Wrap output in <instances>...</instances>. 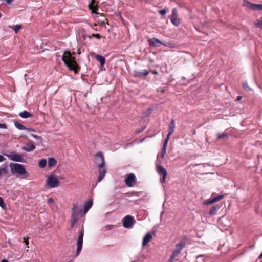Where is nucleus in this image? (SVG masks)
<instances>
[{"label":"nucleus","mask_w":262,"mask_h":262,"mask_svg":"<svg viewBox=\"0 0 262 262\" xmlns=\"http://www.w3.org/2000/svg\"><path fill=\"white\" fill-rule=\"evenodd\" d=\"M62 60L70 70L73 71L75 73L78 72L80 68L76 62L75 57L72 56L70 52L66 51L62 56Z\"/></svg>","instance_id":"obj_1"},{"label":"nucleus","mask_w":262,"mask_h":262,"mask_svg":"<svg viewBox=\"0 0 262 262\" xmlns=\"http://www.w3.org/2000/svg\"><path fill=\"white\" fill-rule=\"evenodd\" d=\"M95 162L99 168L98 181L99 182L103 179L106 172V168L104 167V158L102 152H99L95 155Z\"/></svg>","instance_id":"obj_2"},{"label":"nucleus","mask_w":262,"mask_h":262,"mask_svg":"<svg viewBox=\"0 0 262 262\" xmlns=\"http://www.w3.org/2000/svg\"><path fill=\"white\" fill-rule=\"evenodd\" d=\"M72 214L71 216V226L73 227L79 220V214L82 212V210H79L78 206L74 204L72 208Z\"/></svg>","instance_id":"obj_3"},{"label":"nucleus","mask_w":262,"mask_h":262,"mask_svg":"<svg viewBox=\"0 0 262 262\" xmlns=\"http://www.w3.org/2000/svg\"><path fill=\"white\" fill-rule=\"evenodd\" d=\"M10 167L13 174L17 173L19 175H24L27 172L24 165L21 164L11 163Z\"/></svg>","instance_id":"obj_4"},{"label":"nucleus","mask_w":262,"mask_h":262,"mask_svg":"<svg viewBox=\"0 0 262 262\" xmlns=\"http://www.w3.org/2000/svg\"><path fill=\"white\" fill-rule=\"evenodd\" d=\"M4 155L8 157V158L13 161L18 162H24L23 155L17 153L15 151L11 152L10 154H4Z\"/></svg>","instance_id":"obj_5"},{"label":"nucleus","mask_w":262,"mask_h":262,"mask_svg":"<svg viewBox=\"0 0 262 262\" xmlns=\"http://www.w3.org/2000/svg\"><path fill=\"white\" fill-rule=\"evenodd\" d=\"M136 222L134 217L130 215H126L122 219L123 226L126 228H131Z\"/></svg>","instance_id":"obj_6"},{"label":"nucleus","mask_w":262,"mask_h":262,"mask_svg":"<svg viewBox=\"0 0 262 262\" xmlns=\"http://www.w3.org/2000/svg\"><path fill=\"white\" fill-rule=\"evenodd\" d=\"M84 236L83 228L79 232V236L77 241V249H76V256H78L81 251L83 245V238Z\"/></svg>","instance_id":"obj_7"},{"label":"nucleus","mask_w":262,"mask_h":262,"mask_svg":"<svg viewBox=\"0 0 262 262\" xmlns=\"http://www.w3.org/2000/svg\"><path fill=\"white\" fill-rule=\"evenodd\" d=\"M59 180L53 175L50 176L47 180V184L50 188H55L59 185Z\"/></svg>","instance_id":"obj_8"},{"label":"nucleus","mask_w":262,"mask_h":262,"mask_svg":"<svg viewBox=\"0 0 262 262\" xmlns=\"http://www.w3.org/2000/svg\"><path fill=\"white\" fill-rule=\"evenodd\" d=\"M170 20L172 24L175 26H178L180 25V22L178 18L177 10L176 8L172 9Z\"/></svg>","instance_id":"obj_9"},{"label":"nucleus","mask_w":262,"mask_h":262,"mask_svg":"<svg viewBox=\"0 0 262 262\" xmlns=\"http://www.w3.org/2000/svg\"><path fill=\"white\" fill-rule=\"evenodd\" d=\"M136 177L134 174L130 173L127 176L125 180V184L128 187H132L135 182Z\"/></svg>","instance_id":"obj_10"},{"label":"nucleus","mask_w":262,"mask_h":262,"mask_svg":"<svg viewBox=\"0 0 262 262\" xmlns=\"http://www.w3.org/2000/svg\"><path fill=\"white\" fill-rule=\"evenodd\" d=\"M157 171L160 175H162V179L161 180V182H165V178L167 175V172L166 170L162 166L158 165L157 166Z\"/></svg>","instance_id":"obj_11"},{"label":"nucleus","mask_w":262,"mask_h":262,"mask_svg":"<svg viewBox=\"0 0 262 262\" xmlns=\"http://www.w3.org/2000/svg\"><path fill=\"white\" fill-rule=\"evenodd\" d=\"M224 195H219L213 198H210L203 203L204 205H209L217 202L224 198Z\"/></svg>","instance_id":"obj_12"},{"label":"nucleus","mask_w":262,"mask_h":262,"mask_svg":"<svg viewBox=\"0 0 262 262\" xmlns=\"http://www.w3.org/2000/svg\"><path fill=\"white\" fill-rule=\"evenodd\" d=\"M222 205L221 204H216L214 206H213L209 212V215L210 216L214 215L216 214L217 211L221 208Z\"/></svg>","instance_id":"obj_13"},{"label":"nucleus","mask_w":262,"mask_h":262,"mask_svg":"<svg viewBox=\"0 0 262 262\" xmlns=\"http://www.w3.org/2000/svg\"><path fill=\"white\" fill-rule=\"evenodd\" d=\"M174 127H175L174 120L173 119H172V120H171V121H170V122L169 123L168 133L167 135V137L165 139H168V141L169 140V137L171 136V135L174 132Z\"/></svg>","instance_id":"obj_14"},{"label":"nucleus","mask_w":262,"mask_h":262,"mask_svg":"<svg viewBox=\"0 0 262 262\" xmlns=\"http://www.w3.org/2000/svg\"><path fill=\"white\" fill-rule=\"evenodd\" d=\"M148 42L149 46L154 47H159L160 45L162 44L160 40L156 38L149 39Z\"/></svg>","instance_id":"obj_15"},{"label":"nucleus","mask_w":262,"mask_h":262,"mask_svg":"<svg viewBox=\"0 0 262 262\" xmlns=\"http://www.w3.org/2000/svg\"><path fill=\"white\" fill-rule=\"evenodd\" d=\"M152 238V235L150 232H148L144 237L142 242L143 247L147 245L149 241Z\"/></svg>","instance_id":"obj_16"},{"label":"nucleus","mask_w":262,"mask_h":262,"mask_svg":"<svg viewBox=\"0 0 262 262\" xmlns=\"http://www.w3.org/2000/svg\"><path fill=\"white\" fill-rule=\"evenodd\" d=\"M14 125L16 128H17L18 129L20 130H28V131H31L34 130L33 129L31 128H28L26 127L25 126H24L23 124L18 122L17 121H14Z\"/></svg>","instance_id":"obj_17"},{"label":"nucleus","mask_w":262,"mask_h":262,"mask_svg":"<svg viewBox=\"0 0 262 262\" xmlns=\"http://www.w3.org/2000/svg\"><path fill=\"white\" fill-rule=\"evenodd\" d=\"M93 205V200H89L84 205L83 213L85 214Z\"/></svg>","instance_id":"obj_18"},{"label":"nucleus","mask_w":262,"mask_h":262,"mask_svg":"<svg viewBox=\"0 0 262 262\" xmlns=\"http://www.w3.org/2000/svg\"><path fill=\"white\" fill-rule=\"evenodd\" d=\"M35 149V146L33 144H28L22 147V149L26 152H30Z\"/></svg>","instance_id":"obj_19"},{"label":"nucleus","mask_w":262,"mask_h":262,"mask_svg":"<svg viewBox=\"0 0 262 262\" xmlns=\"http://www.w3.org/2000/svg\"><path fill=\"white\" fill-rule=\"evenodd\" d=\"M149 74V71L147 70H144L142 71H136L135 73V77L146 76Z\"/></svg>","instance_id":"obj_20"},{"label":"nucleus","mask_w":262,"mask_h":262,"mask_svg":"<svg viewBox=\"0 0 262 262\" xmlns=\"http://www.w3.org/2000/svg\"><path fill=\"white\" fill-rule=\"evenodd\" d=\"M95 59L100 62L101 67L104 66L105 63V59L103 56L96 55Z\"/></svg>","instance_id":"obj_21"},{"label":"nucleus","mask_w":262,"mask_h":262,"mask_svg":"<svg viewBox=\"0 0 262 262\" xmlns=\"http://www.w3.org/2000/svg\"><path fill=\"white\" fill-rule=\"evenodd\" d=\"M19 115L23 118H28L32 116V114L27 111L19 113Z\"/></svg>","instance_id":"obj_22"},{"label":"nucleus","mask_w":262,"mask_h":262,"mask_svg":"<svg viewBox=\"0 0 262 262\" xmlns=\"http://www.w3.org/2000/svg\"><path fill=\"white\" fill-rule=\"evenodd\" d=\"M89 8L90 10H92V12H94V10L97 8V4L95 0H90V2L89 4Z\"/></svg>","instance_id":"obj_23"},{"label":"nucleus","mask_w":262,"mask_h":262,"mask_svg":"<svg viewBox=\"0 0 262 262\" xmlns=\"http://www.w3.org/2000/svg\"><path fill=\"white\" fill-rule=\"evenodd\" d=\"M185 243L184 242H181L176 245L175 249L181 252L182 250L185 247Z\"/></svg>","instance_id":"obj_24"},{"label":"nucleus","mask_w":262,"mask_h":262,"mask_svg":"<svg viewBox=\"0 0 262 262\" xmlns=\"http://www.w3.org/2000/svg\"><path fill=\"white\" fill-rule=\"evenodd\" d=\"M168 141V139H165L164 141V142L163 143V148H162V152H161V157H164V155L166 154V150Z\"/></svg>","instance_id":"obj_25"},{"label":"nucleus","mask_w":262,"mask_h":262,"mask_svg":"<svg viewBox=\"0 0 262 262\" xmlns=\"http://www.w3.org/2000/svg\"><path fill=\"white\" fill-rule=\"evenodd\" d=\"M57 163V161L54 158H50L48 160V167H51L54 166Z\"/></svg>","instance_id":"obj_26"},{"label":"nucleus","mask_w":262,"mask_h":262,"mask_svg":"<svg viewBox=\"0 0 262 262\" xmlns=\"http://www.w3.org/2000/svg\"><path fill=\"white\" fill-rule=\"evenodd\" d=\"M207 256L202 254L199 255L196 257V262H204L205 260L207 258Z\"/></svg>","instance_id":"obj_27"},{"label":"nucleus","mask_w":262,"mask_h":262,"mask_svg":"<svg viewBox=\"0 0 262 262\" xmlns=\"http://www.w3.org/2000/svg\"><path fill=\"white\" fill-rule=\"evenodd\" d=\"M251 9V10H253L261 11V10H262V4H252Z\"/></svg>","instance_id":"obj_28"},{"label":"nucleus","mask_w":262,"mask_h":262,"mask_svg":"<svg viewBox=\"0 0 262 262\" xmlns=\"http://www.w3.org/2000/svg\"><path fill=\"white\" fill-rule=\"evenodd\" d=\"M228 134L225 132L219 133L217 134V138L218 139H225L228 138Z\"/></svg>","instance_id":"obj_29"},{"label":"nucleus","mask_w":262,"mask_h":262,"mask_svg":"<svg viewBox=\"0 0 262 262\" xmlns=\"http://www.w3.org/2000/svg\"><path fill=\"white\" fill-rule=\"evenodd\" d=\"M254 25L256 27L262 29V18L257 19L254 23Z\"/></svg>","instance_id":"obj_30"},{"label":"nucleus","mask_w":262,"mask_h":262,"mask_svg":"<svg viewBox=\"0 0 262 262\" xmlns=\"http://www.w3.org/2000/svg\"><path fill=\"white\" fill-rule=\"evenodd\" d=\"M252 4L247 0H243V5L251 9Z\"/></svg>","instance_id":"obj_31"},{"label":"nucleus","mask_w":262,"mask_h":262,"mask_svg":"<svg viewBox=\"0 0 262 262\" xmlns=\"http://www.w3.org/2000/svg\"><path fill=\"white\" fill-rule=\"evenodd\" d=\"M47 165V161L45 159H42L40 160L39 163V166L40 168H44Z\"/></svg>","instance_id":"obj_32"},{"label":"nucleus","mask_w":262,"mask_h":262,"mask_svg":"<svg viewBox=\"0 0 262 262\" xmlns=\"http://www.w3.org/2000/svg\"><path fill=\"white\" fill-rule=\"evenodd\" d=\"M9 27L13 29V31L15 33H17L18 31V30L20 29L21 26L20 25H16L13 26H9Z\"/></svg>","instance_id":"obj_33"},{"label":"nucleus","mask_w":262,"mask_h":262,"mask_svg":"<svg viewBox=\"0 0 262 262\" xmlns=\"http://www.w3.org/2000/svg\"><path fill=\"white\" fill-rule=\"evenodd\" d=\"M0 171L2 172V174H6L8 173L6 165L5 167H0Z\"/></svg>","instance_id":"obj_34"},{"label":"nucleus","mask_w":262,"mask_h":262,"mask_svg":"<svg viewBox=\"0 0 262 262\" xmlns=\"http://www.w3.org/2000/svg\"><path fill=\"white\" fill-rule=\"evenodd\" d=\"M243 88L247 91H252V89L248 86V84L247 82H244L243 83Z\"/></svg>","instance_id":"obj_35"},{"label":"nucleus","mask_w":262,"mask_h":262,"mask_svg":"<svg viewBox=\"0 0 262 262\" xmlns=\"http://www.w3.org/2000/svg\"><path fill=\"white\" fill-rule=\"evenodd\" d=\"M31 136L35 139L39 140V142H41L42 138L40 136L33 134H31Z\"/></svg>","instance_id":"obj_36"},{"label":"nucleus","mask_w":262,"mask_h":262,"mask_svg":"<svg viewBox=\"0 0 262 262\" xmlns=\"http://www.w3.org/2000/svg\"><path fill=\"white\" fill-rule=\"evenodd\" d=\"M152 111V108H148L146 112L144 114V117H147L148 115H149L150 114H151Z\"/></svg>","instance_id":"obj_37"},{"label":"nucleus","mask_w":262,"mask_h":262,"mask_svg":"<svg viewBox=\"0 0 262 262\" xmlns=\"http://www.w3.org/2000/svg\"><path fill=\"white\" fill-rule=\"evenodd\" d=\"M158 12L161 15L165 16L167 12L165 9H162V10H159L158 11Z\"/></svg>","instance_id":"obj_38"},{"label":"nucleus","mask_w":262,"mask_h":262,"mask_svg":"<svg viewBox=\"0 0 262 262\" xmlns=\"http://www.w3.org/2000/svg\"><path fill=\"white\" fill-rule=\"evenodd\" d=\"M22 242L25 244V245L27 246V248H29V242L28 241V238H23Z\"/></svg>","instance_id":"obj_39"},{"label":"nucleus","mask_w":262,"mask_h":262,"mask_svg":"<svg viewBox=\"0 0 262 262\" xmlns=\"http://www.w3.org/2000/svg\"><path fill=\"white\" fill-rule=\"evenodd\" d=\"M180 252L174 249L171 254L173 256L176 257Z\"/></svg>","instance_id":"obj_40"},{"label":"nucleus","mask_w":262,"mask_h":262,"mask_svg":"<svg viewBox=\"0 0 262 262\" xmlns=\"http://www.w3.org/2000/svg\"><path fill=\"white\" fill-rule=\"evenodd\" d=\"M180 252L174 249L171 254L173 256L176 257Z\"/></svg>","instance_id":"obj_41"},{"label":"nucleus","mask_w":262,"mask_h":262,"mask_svg":"<svg viewBox=\"0 0 262 262\" xmlns=\"http://www.w3.org/2000/svg\"><path fill=\"white\" fill-rule=\"evenodd\" d=\"M92 37H95L98 39H100L102 37L99 34H93Z\"/></svg>","instance_id":"obj_42"},{"label":"nucleus","mask_w":262,"mask_h":262,"mask_svg":"<svg viewBox=\"0 0 262 262\" xmlns=\"http://www.w3.org/2000/svg\"><path fill=\"white\" fill-rule=\"evenodd\" d=\"M47 202H48V203L49 205H50L51 204L53 203V202H54V200H53V198H48V200H47Z\"/></svg>","instance_id":"obj_43"},{"label":"nucleus","mask_w":262,"mask_h":262,"mask_svg":"<svg viewBox=\"0 0 262 262\" xmlns=\"http://www.w3.org/2000/svg\"><path fill=\"white\" fill-rule=\"evenodd\" d=\"M5 206L3 199L0 196V207H4Z\"/></svg>","instance_id":"obj_44"},{"label":"nucleus","mask_w":262,"mask_h":262,"mask_svg":"<svg viewBox=\"0 0 262 262\" xmlns=\"http://www.w3.org/2000/svg\"><path fill=\"white\" fill-rule=\"evenodd\" d=\"M0 128L2 129H6L7 128V125L4 123H0Z\"/></svg>","instance_id":"obj_45"},{"label":"nucleus","mask_w":262,"mask_h":262,"mask_svg":"<svg viewBox=\"0 0 262 262\" xmlns=\"http://www.w3.org/2000/svg\"><path fill=\"white\" fill-rule=\"evenodd\" d=\"M133 194L135 196H140L141 194V192H133Z\"/></svg>","instance_id":"obj_46"},{"label":"nucleus","mask_w":262,"mask_h":262,"mask_svg":"<svg viewBox=\"0 0 262 262\" xmlns=\"http://www.w3.org/2000/svg\"><path fill=\"white\" fill-rule=\"evenodd\" d=\"M6 160V158L1 155H0V162H2Z\"/></svg>","instance_id":"obj_47"},{"label":"nucleus","mask_w":262,"mask_h":262,"mask_svg":"<svg viewBox=\"0 0 262 262\" xmlns=\"http://www.w3.org/2000/svg\"><path fill=\"white\" fill-rule=\"evenodd\" d=\"M174 258H175V257L171 255V256L169 259V260H168L169 262H172L174 260Z\"/></svg>","instance_id":"obj_48"},{"label":"nucleus","mask_w":262,"mask_h":262,"mask_svg":"<svg viewBox=\"0 0 262 262\" xmlns=\"http://www.w3.org/2000/svg\"><path fill=\"white\" fill-rule=\"evenodd\" d=\"M106 228L107 229V230H111L112 228H113V226L112 225H107L106 226Z\"/></svg>","instance_id":"obj_49"},{"label":"nucleus","mask_w":262,"mask_h":262,"mask_svg":"<svg viewBox=\"0 0 262 262\" xmlns=\"http://www.w3.org/2000/svg\"><path fill=\"white\" fill-rule=\"evenodd\" d=\"M12 1L13 0H6L7 3L8 4H10L12 2Z\"/></svg>","instance_id":"obj_50"},{"label":"nucleus","mask_w":262,"mask_h":262,"mask_svg":"<svg viewBox=\"0 0 262 262\" xmlns=\"http://www.w3.org/2000/svg\"><path fill=\"white\" fill-rule=\"evenodd\" d=\"M241 99H242V96H239L237 97V101H239Z\"/></svg>","instance_id":"obj_51"},{"label":"nucleus","mask_w":262,"mask_h":262,"mask_svg":"<svg viewBox=\"0 0 262 262\" xmlns=\"http://www.w3.org/2000/svg\"><path fill=\"white\" fill-rule=\"evenodd\" d=\"M1 262H9V261L8 260H7V259H3Z\"/></svg>","instance_id":"obj_52"},{"label":"nucleus","mask_w":262,"mask_h":262,"mask_svg":"<svg viewBox=\"0 0 262 262\" xmlns=\"http://www.w3.org/2000/svg\"><path fill=\"white\" fill-rule=\"evenodd\" d=\"M144 129H145V127H143V128H141V130H139L138 132V133H140V132H141V131L143 130Z\"/></svg>","instance_id":"obj_53"},{"label":"nucleus","mask_w":262,"mask_h":262,"mask_svg":"<svg viewBox=\"0 0 262 262\" xmlns=\"http://www.w3.org/2000/svg\"><path fill=\"white\" fill-rule=\"evenodd\" d=\"M201 165H202L203 166H204V167H205V164H201Z\"/></svg>","instance_id":"obj_54"},{"label":"nucleus","mask_w":262,"mask_h":262,"mask_svg":"<svg viewBox=\"0 0 262 262\" xmlns=\"http://www.w3.org/2000/svg\"><path fill=\"white\" fill-rule=\"evenodd\" d=\"M1 175H2V172H1V171H0V177L1 176Z\"/></svg>","instance_id":"obj_55"},{"label":"nucleus","mask_w":262,"mask_h":262,"mask_svg":"<svg viewBox=\"0 0 262 262\" xmlns=\"http://www.w3.org/2000/svg\"><path fill=\"white\" fill-rule=\"evenodd\" d=\"M146 1H147L148 0H146Z\"/></svg>","instance_id":"obj_56"}]
</instances>
